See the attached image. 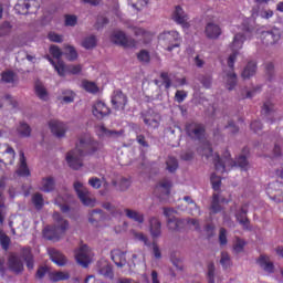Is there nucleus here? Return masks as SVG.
<instances>
[{"instance_id":"f257e3e1","label":"nucleus","mask_w":283,"mask_h":283,"mask_svg":"<svg viewBox=\"0 0 283 283\" xmlns=\"http://www.w3.org/2000/svg\"><path fill=\"white\" fill-rule=\"evenodd\" d=\"M103 149V144L94 139L90 134H85L75 145V149L66 154V163L71 169L78 170L83 167V156H92Z\"/></svg>"},{"instance_id":"f03ea898","label":"nucleus","mask_w":283,"mask_h":283,"mask_svg":"<svg viewBox=\"0 0 283 283\" xmlns=\"http://www.w3.org/2000/svg\"><path fill=\"white\" fill-rule=\"evenodd\" d=\"M244 41H247L244 34L237 33L231 44L232 54L228 57V67L230 71L226 73V87L229 92L235 90V85H238V75L233 71V67L235 65V60L238 59L239 50H242Z\"/></svg>"},{"instance_id":"7ed1b4c3","label":"nucleus","mask_w":283,"mask_h":283,"mask_svg":"<svg viewBox=\"0 0 283 283\" xmlns=\"http://www.w3.org/2000/svg\"><path fill=\"white\" fill-rule=\"evenodd\" d=\"M53 220L55 222L54 226H46L43 230V238L45 240H51L52 242H59L65 235L67 229H70V222L63 217L61 213L54 212Z\"/></svg>"},{"instance_id":"20e7f679","label":"nucleus","mask_w":283,"mask_h":283,"mask_svg":"<svg viewBox=\"0 0 283 283\" xmlns=\"http://www.w3.org/2000/svg\"><path fill=\"white\" fill-rule=\"evenodd\" d=\"M213 165L216 171L219 174H224V171H227V167H240L243 171L249 169V160L247 159V156L241 155L237 160H232L231 153H228V150L223 154V159L217 154L213 158Z\"/></svg>"},{"instance_id":"39448f33","label":"nucleus","mask_w":283,"mask_h":283,"mask_svg":"<svg viewBox=\"0 0 283 283\" xmlns=\"http://www.w3.org/2000/svg\"><path fill=\"white\" fill-rule=\"evenodd\" d=\"M158 43L166 52H174L182 45V36L178 31H164L158 35Z\"/></svg>"},{"instance_id":"423d86ee","label":"nucleus","mask_w":283,"mask_h":283,"mask_svg":"<svg viewBox=\"0 0 283 283\" xmlns=\"http://www.w3.org/2000/svg\"><path fill=\"white\" fill-rule=\"evenodd\" d=\"M185 132L190 140H202L207 134V126L200 122H188Z\"/></svg>"},{"instance_id":"0eeeda50","label":"nucleus","mask_w":283,"mask_h":283,"mask_svg":"<svg viewBox=\"0 0 283 283\" xmlns=\"http://www.w3.org/2000/svg\"><path fill=\"white\" fill-rule=\"evenodd\" d=\"M51 65H53L54 70L57 72L59 76H65V74H81L83 72V66L80 64L65 66L63 61L54 62L51 57H49Z\"/></svg>"},{"instance_id":"6e6552de","label":"nucleus","mask_w":283,"mask_h":283,"mask_svg":"<svg viewBox=\"0 0 283 283\" xmlns=\"http://www.w3.org/2000/svg\"><path fill=\"white\" fill-rule=\"evenodd\" d=\"M39 8H41V3L38 0H25L19 1L14 6V11L17 14H36Z\"/></svg>"},{"instance_id":"1a4fd4ad","label":"nucleus","mask_w":283,"mask_h":283,"mask_svg":"<svg viewBox=\"0 0 283 283\" xmlns=\"http://www.w3.org/2000/svg\"><path fill=\"white\" fill-rule=\"evenodd\" d=\"M174 184L171 180L165 178L161 179L154 189V195L156 198H159L161 201L169 200V196L171 195V188Z\"/></svg>"},{"instance_id":"9d476101","label":"nucleus","mask_w":283,"mask_h":283,"mask_svg":"<svg viewBox=\"0 0 283 283\" xmlns=\"http://www.w3.org/2000/svg\"><path fill=\"white\" fill-rule=\"evenodd\" d=\"M73 187L77 193V198H80V200L84 205V207H95L96 206V199L90 198V190H87V188H84L83 184H81V181H75Z\"/></svg>"},{"instance_id":"9b49d317","label":"nucleus","mask_w":283,"mask_h":283,"mask_svg":"<svg viewBox=\"0 0 283 283\" xmlns=\"http://www.w3.org/2000/svg\"><path fill=\"white\" fill-rule=\"evenodd\" d=\"M111 41L115 43V45H120L122 48H136V45H138L136 40L127 38L123 31H115L111 36Z\"/></svg>"},{"instance_id":"f8f14e48","label":"nucleus","mask_w":283,"mask_h":283,"mask_svg":"<svg viewBox=\"0 0 283 283\" xmlns=\"http://www.w3.org/2000/svg\"><path fill=\"white\" fill-rule=\"evenodd\" d=\"M111 103L113 109L116 112H125V107H127V103H129V98L123 93L122 90H116L113 92Z\"/></svg>"},{"instance_id":"ddd939ff","label":"nucleus","mask_w":283,"mask_h":283,"mask_svg":"<svg viewBox=\"0 0 283 283\" xmlns=\"http://www.w3.org/2000/svg\"><path fill=\"white\" fill-rule=\"evenodd\" d=\"M266 195L270 200H273L274 202H283V184L280 181L269 184Z\"/></svg>"},{"instance_id":"4468645a","label":"nucleus","mask_w":283,"mask_h":283,"mask_svg":"<svg viewBox=\"0 0 283 283\" xmlns=\"http://www.w3.org/2000/svg\"><path fill=\"white\" fill-rule=\"evenodd\" d=\"M174 208H164V216L168 218L167 224L170 231H180L185 227V220L171 217L174 213Z\"/></svg>"},{"instance_id":"2eb2a0df","label":"nucleus","mask_w":283,"mask_h":283,"mask_svg":"<svg viewBox=\"0 0 283 283\" xmlns=\"http://www.w3.org/2000/svg\"><path fill=\"white\" fill-rule=\"evenodd\" d=\"M75 260L77 264H80L84 269H87L90 266V262H92V259L90 258V248L87 247V244L82 245L75 251Z\"/></svg>"},{"instance_id":"dca6fc26","label":"nucleus","mask_w":283,"mask_h":283,"mask_svg":"<svg viewBox=\"0 0 283 283\" xmlns=\"http://www.w3.org/2000/svg\"><path fill=\"white\" fill-rule=\"evenodd\" d=\"M112 111L107 107V104L102 101H97L92 107V114L97 120H103L105 116H109Z\"/></svg>"},{"instance_id":"f3484780","label":"nucleus","mask_w":283,"mask_h":283,"mask_svg":"<svg viewBox=\"0 0 283 283\" xmlns=\"http://www.w3.org/2000/svg\"><path fill=\"white\" fill-rule=\"evenodd\" d=\"M172 20L178 25H181V28L188 29L190 25L189 24V15H187V13H185V10H182L180 6H177L175 8V11L172 12Z\"/></svg>"},{"instance_id":"a211bd4d","label":"nucleus","mask_w":283,"mask_h":283,"mask_svg":"<svg viewBox=\"0 0 283 283\" xmlns=\"http://www.w3.org/2000/svg\"><path fill=\"white\" fill-rule=\"evenodd\" d=\"M280 30L272 29L271 31H263L261 39L265 45H275V42L281 39Z\"/></svg>"},{"instance_id":"6ab92c4d","label":"nucleus","mask_w":283,"mask_h":283,"mask_svg":"<svg viewBox=\"0 0 283 283\" xmlns=\"http://www.w3.org/2000/svg\"><path fill=\"white\" fill-rule=\"evenodd\" d=\"M49 127L56 138H63L65 133L67 132V126L63 124V122H59L56 119H52L49 122Z\"/></svg>"},{"instance_id":"aec40b11","label":"nucleus","mask_w":283,"mask_h":283,"mask_svg":"<svg viewBox=\"0 0 283 283\" xmlns=\"http://www.w3.org/2000/svg\"><path fill=\"white\" fill-rule=\"evenodd\" d=\"M96 135L98 138H118V136H123V130H112L105 127V125H97Z\"/></svg>"},{"instance_id":"412c9836","label":"nucleus","mask_w":283,"mask_h":283,"mask_svg":"<svg viewBox=\"0 0 283 283\" xmlns=\"http://www.w3.org/2000/svg\"><path fill=\"white\" fill-rule=\"evenodd\" d=\"M19 154H20V164L15 174L20 176V178H29V176H31V172H30V168L28 167V161L25 159V153H23V150H20Z\"/></svg>"},{"instance_id":"4be33fe9","label":"nucleus","mask_w":283,"mask_h":283,"mask_svg":"<svg viewBox=\"0 0 283 283\" xmlns=\"http://www.w3.org/2000/svg\"><path fill=\"white\" fill-rule=\"evenodd\" d=\"M20 253H21L22 260H24V262L27 264V269L29 271H33L34 270V254H32V248H30V247L21 248Z\"/></svg>"},{"instance_id":"5701e85b","label":"nucleus","mask_w":283,"mask_h":283,"mask_svg":"<svg viewBox=\"0 0 283 283\" xmlns=\"http://www.w3.org/2000/svg\"><path fill=\"white\" fill-rule=\"evenodd\" d=\"M49 255L52 262H54V264H57V266H65L67 264V259L65 258V255H63L61 251L54 248L49 249Z\"/></svg>"},{"instance_id":"b1692460","label":"nucleus","mask_w":283,"mask_h":283,"mask_svg":"<svg viewBox=\"0 0 283 283\" xmlns=\"http://www.w3.org/2000/svg\"><path fill=\"white\" fill-rule=\"evenodd\" d=\"M9 269L19 275V273H23V262H21L19 256L12 254L9 256Z\"/></svg>"},{"instance_id":"393cba45","label":"nucleus","mask_w":283,"mask_h":283,"mask_svg":"<svg viewBox=\"0 0 283 283\" xmlns=\"http://www.w3.org/2000/svg\"><path fill=\"white\" fill-rule=\"evenodd\" d=\"M111 258H112L114 264H116V266H118L119 269H123V266H125L127 264V259L125 258V252H123L120 250H113L111 252Z\"/></svg>"},{"instance_id":"a878e982","label":"nucleus","mask_w":283,"mask_h":283,"mask_svg":"<svg viewBox=\"0 0 283 283\" xmlns=\"http://www.w3.org/2000/svg\"><path fill=\"white\" fill-rule=\"evenodd\" d=\"M247 213H249V203H244L240 211L235 214V218L242 227L249 229V218H247Z\"/></svg>"},{"instance_id":"bb28decb","label":"nucleus","mask_w":283,"mask_h":283,"mask_svg":"<svg viewBox=\"0 0 283 283\" xmlns=\"http://www.w3.org/2000/svg\"><path fill=\"white\" fill-rule=\"evenodd\" d=\"M149 226H150V235H153V238H160L163 231H161V227L163 224L160 223V220H158V218L153 217L149 220Z\"/></svg>"},{"instance_id":"cd10ccee","label":"nucleus","mask_w":283,"mask_h":283,"mask_svg":"<svg viewBox=\"0 0 283 283\" xmlns=\"http://www.w3.org/2000/svg\"><path fill=\"white\" fill-rule=\"evenodd\" d=\"M256 262L261 266V269L265 271V273H274L275 265L273 264V262L269 261L268 255H261Z\"/></svg>"},{"instance_id":"c85d7f7f","label":"nucleus","mask_w":283,"mask_h":283,"mask_svg":"<svg viewBox=\"0 0 283 283\" xmlns=\"http://www.w3.org/2000/svg\"><path fill=\"white\" fill-rule=\"evenodd\" d=\"M206 34L208 39H218L222 34V29L218 24L208 23L206 27Z\"/></svg>"},{"instance_id":"c756f323","label":"nucleus","mask_w":283,"mask_h":283,"mask_svg":"<svg viewBox=\"0 0 283 283\" xmlns=\"http://www.w3.org/2000/svg\"><path fill=\"white\" fill-rule=\"evenodd\" d=\"M97 273L99 275H103V277H106L107 280H114V269L109 263H104L103 265H101L97 270Z\"/></svg>"},{"instance_id":"7c9ffc66","label":"nucleus","mask_w":283,"mask_h":283,"mask_svg":"<svg viewBox=\"0 0 283 283\" xmlns=\"http://www.w3.org/2000/svg\"><path fill=\"white\" fill-rule=\"evenodd\" d=\"M126 213V217L129 220H134V222H138V224H143V222H145V214L140 213L136 210H132V209H125L124 210Z\"/></svg>"},{"instance_id":"2f4dec72","label":"nucleus","mask_w":283,"mask_h":283,"mask_svg":"<svg viewBox=\"0 0 283 283\" xmlns=\"http://www.w3.org/2000/svg\"><path fill=\"white\" fill-rule=\"evenodd\" d=\"M258 71V63L255 61L248 62L247 66L242 72V78H251Z\"/></svg>"},{"instance_id":"473e14b6","label":"nucleus","mask_w":283,"mask_h":283,"mask_svg":"<svg viewBox=\"0 0 283 283\" xmlns=\"http://www.w3.org/2000/svg\"><path fill=\"white\" fill-rule=\"evenodd\" d=\"M56 187V182L54 181V177H45L42 179V188L41 190L44 193H50Z\"/></svg>"},{"instance_id":"72a5a7b5","label":"nucleus","mask_w":283,"mask_h":283,"mask_svg":"<svg viewBox=\"0 0 283 283\" xmlns=\"http://www.w3.org/2000/svg\"><path fill=\"white\" fill-rule=\"evenodd\" d=\"M70 277V273L57 271V272H51L49 274V280L51 282H65Z\"/></svg>"},{"instance_id":"f704fd0d","label":"nucleus","mask_w":283,"mask_h":283,"mask_svg":"<svg viewBox=\"0 0 283 283\" xmlns=\"http://www.w3.org/2000/svg\"><path fill=\"white\" fill-rule=\"evenodd\" d=\"M101 220H105V213L103 212V210L97 209L91 211L88 217V222H91V224H96L101 222Z\"/></svg>"},{"instance_id":"c9c22d12","label":"nucleus","mask_w":283,"mask_h":283,"mask_svg":"<svg viewBox=\"0 0 283 283\" xmlns=\"http://www.w3.org/2000/svg\"><path fill=\"white\" fill-rule=\"evenodd\" d=\"M261 114L265 117L273 116L275 114V104L271 101L264 102Z\"/></svg>"},{"instance_id":"e433bc0d","label":"nucleus","mask_w":283,"mask_h":283,"mask_svg":"<svg viewBox=\"0 0 283 283\" xmlns=\"http://www.w3.org/2000/svg\"><path fill=\"white\" fill-rule=\"evenodd\" d=\"M198 151L202 157L207 158V160L213 156V148L209 142L203 143L202 146L198 148Z\"/></svg>"},{"instance_id":"4c0bfd02","label":"nucleus","mask_w":283,"mask_h":283,"mask_svg":"<svg viewBox=\"0 0 283 283\" xmlns=\"http://www.w3.org/2000/svg\"><path fill=\"white\" fill-rule=\"evenodd\" d=\"M32 205L35 207L38 211H41L43 207L45 206V200L43 199V195L41 192H36L31 198Z\"/></svg>"},{"instance_id":"58836bf2","label":"nucleus","mask_w":283,"mask_h":283,"mask_svg":"<svg viewBox=\"0 0 283 283\" xmlns=\"http://www.w3.org/2000/svg\"><path fill=\"white\" fill-rule=\"evenodd\" d=\"M210 211L212 213H220V211H222V206H220V195L218 193L212 195Z\"/></svg>"},{"instance_id":"ea45409f","label":"nucleus","mask_w":283,"mask_h":283,"mask_svg":"<svg viewBox=\"0 0 283 283\" xmlns=\"http://www.w3.org/2000/svg\"><path fill=\"white\" fill-rule=\"evenodd\" d=\"M18 134L22 138H30L32 134V128L30 127V125H28V123H20V126L18 127Z\"/></svg>"},{"instance_id":"a19ab883","label":"nucleus","mask_w":283,"mask_h":283,"mask_svg":"<svg viewBox=\"0 0 283 283\" xmlns=\"http://www.w3.org/2000/svg\"><path fill=\"white\" fill-rule=\"evenodd\" d=\"M96 36L90 35L82 41V48H84L85 50H94V48H96Z\"/></svg>"},{"instance_id":"79ce46f5","label":"nucleus","mask_w":283,"mask_h":283,"mask_svg":"<svg viewBox=\"0 0 283 283\" xmlns=\"http://www.w3.org/2000/svg\"><path fill=\"white\" fill-rule=\"evenodd\" d=\"M82 86L88 94H98V86L94 82L85 80L82 82Z\"/></svg>"},{"instance_id":"37998d69","label":"nucleus","mask_w":283,"mask_h":283,"mask_svg":"<svg viewBox=\"0 0 283 283\" xmlns=\"http://www.w3.org/2000/svg\"><path fill=\"white\" fill-rule=\"evenodd\" d=\"M35 94L41 101H48V90L41 83L35 84Z\"/></svg>"},{"instance_id":"c03bdc74","label":"nucleus","mask_w":283,"mask_h":283,"mask_svg":"<svg viewBox=\"0 0 283 283\" xmlns=\"http://www.w3.org/2000/svg\"><path fill=\"white\" fill-rule=\"evenodd\" d=\"M64 54L69 61H76V59H78V53L76 52V49L72 45L65 46Z\"/></svg>"},{"instance_id":"a18cd8bd","label":"nucleus","mask_w":283,"mask_h":283,"mask_svg":"<svg viewBox=\"0 0 283 283\" xmlns=\"http://www.w3.org/2000/svg\"><path fill=\"white\" fill-rule=\"evenodd\" d=\"M62 95H63L62 103H74V98L76 94L73 91L63 90Z\"/></svg>"},{"instance_id":"49530a36","label":"nucleus","mask_w":283,"mask_h":283,"mask_svg":"<svg viewBox=\"0 0 283 283\" xmlns=\"http://www.w3.org/2000/svg\"><path fill=\"white\" fill-rule=\"evenodd\" d=\"M210 182L212 185L213 191H220V187L222 185V178L218 177L216 172H213L210 177Z\"/></svg>"},{"instance_id":"de8ad7c7","label":"nucleus","mask_w":283,"mask_h":283,"mask_svg":"<svg viewBox=\"0 0 283 283\" xmlns=\"http://www.w3.org/2000/svg\"><path fill=\"white\" fill-rule=\"evenodd\" d=\"M166 166L168 171L170 174H174V171L178 169V159H176L175 157H168V159L166 160Z\"/></svg>"},{"instance_id":"09e8293b","label":"nucleus","mask_w":283,"mask_h":283,"mask_svg":"<svg viewBox=\"0 0 283 283\" xmlns=\"http://www.w3.org/2000/svg\"><path fill=\"white\" fill-rule=\"evenodd\" d=\"M0 244L4 251L10 249V237H8L3 230H0Z\"/></svg>"},{"instance_id":"8fccbe9b","label":"nucleus","mask_w":283,"mask_h":283,"mask_svg":"<svg viewBox=\"0 0 283 283\" xmlns=\"http://www.w3.org/2000/svg\"><path fill=\"white\" fill-rule=\"evenodd\" d=\"M12 32V24L10 22L6 21L0 25V38L1 36H8Z\"/></svg>"},{"instance_id":"3c124183","label":"nucleus","mask_w":283,"mask_h":283,"mask_svg":"<svg viewBox=\"0 0 283 283\" xmlns=\"http://www.w3.org/2000/svg\"><path fill=\"white\" fill-rule=\"evenodd\" d=\"M50 54L52 55L53 59H57V63H59V61H61V57L63 56V51H61L59 46L53 44L50 46Z\"/></svg>"},{"instance_id":"603ef678","label":"nucleus","mask_w":283,"mask_h":283,"mask_svg":"<svg viewBox=\"0 0 283 283\" xmlns=\"http://www.w3.org/2000/svg\"><path fill=\"white\" fill-rule=\"evenodd\" d=\"M185 202H188V205H193L195 209L190 211L191 216H200V207L196 205V201L191 199V197L186 196L184 197Z\"/></svg>"},{"instance_id":"864d4df0","label":"nucleus","mask_w":283,"mask_h":283,"mask_svg":"<svg viewBox=\"0 0 283 283\" xmlns=\"http://www.w3.org/2000/svg\"><path fill=\"white\" fill-rule=\"evenodd\" d=\"M137 59L140 63H149V61H151V55L147 50H140L139 54H137Z\"/></svg>"},{"instance_id":"5fc2aeb1","label":"nucleus","mask_w":283,"mask_h":283,"mask_svg":"<svg viewBox=\"0 0 283 283\" xmlns=\"http://www.w3.org/2000/svg\"><path fill=\"white\" fill-rule=\"evenodd\" d=\"M216 265L213 263L208 264V283H216Z\"/></svg>"},{"instance_id":"6e6d98bb","label":"nucleus","mask_w":283,"mask_h":283,"mask_svg":"<svg viewBox=\"0 0 283 283\" xmlns=\"http://www.w3.org/2000/svg\"><path fill=\"white\" fill-rule=\"evenodd\" d=\"M220 264L223 266V269H229V266L231 265V258H229V253H221Z\"/></svg>"},{"instance_id":"4d7b16f0","label":"nucleus","mask_w":283,"mask_h":283,"mask_svg":"<svg viewBox=\"0 0 283 283\" xmlns=\"http://www.w3.org/2000/svg\"><path fill=\"white\" fill-rule=\"evenodd\" d=\"M160 78L165 85L166 90H169V87H171V78L169 77V73L167 72H161L160 73Z\"/></svg>"},{"instance_id":"13d9d810","label":"nucleus","mask_w":283,"mask_h":283,"mask_svg":"<svg viewBox=\"0 0 283 283\" xmlns=\"http://www.w3.org/2000/svg\"><path fill=\"white\" fill-rule=\"evenodd\" d=\"M48 38L49 40L52 42V43H63V35L59 34V33H55V32H50L48 34Z\"/></svg>"},{"instance_id":"bf43d9fd","label":"nucleus","mask_w":283,"mask_h":283,"mask_svg":"<svg viewBox=\"0 0 283 283\" xmlns=\"http://www.w3.org/2000/svg\"><path fill=\"white\" fill-rule=\"evenodd\" d=\"M3 83H14V72L7 71L2 73Z\"/></svg>"},{"instance_id":"052dcab7","label":"nucleus","mask_w":283,"mask_h":283,"mask_svg":"<svg viewBox=\"0 0 283 283\" xmlns=\"http://www.w3.org/2000/svg\"><path fill=\"white\" fill-rule=\"evenodd\" d=\"M88 185L93 188V189H101L103 181H101V179L98 177H92L88 179Z\"/></svg>"},{"instance_id":"680f3d73","label":"nucleus","mask_w":283,"mask_h":283,"mask_svg":"<svg viewBox=\"0 0 283 283\" xmlns=\"http://www.w3.org/2000/svg\"><path fill=\"white\" fill-rule=\"evenodd\" d=\"M245 244L247 243L244 242V240L237 239V243L233 245L234 253H242L244 251Z\"/></svg>"},{"instance_id":"e2e57ef3","label":"nucleus","mask_w":283,"mask_h":283,"mask_svg":"<svg viewBox=\"0 0 283 283\" xmlns=\"http://www.w3.org/2000/svg\"><path fill=\"white\" fill-rule=\"evenodd\" d=\"M227 242H228V240H227V229L220 228V231H219V244L221 247H224V245H227Z\"/></svg>"},{"instance_id":"0e129e2a","label":"nucleus","mask_w":283,"mask_h":283,"mask_svg":"<svg viewBox=\"0 0 283 283\" xmlns=\"http://www.w3.org/2000/svg\"><path fill=\"white\" fill-rule=\"evenodd\" d=\"M78 21V18L76 15L66 14L65 15V25H69L71 28H74Z\"/></svg>"},{"instance_id":"69168bd1","label":"nucleus","mask_w":283,"mask_h":283,"mask_svg":"<svg viewBox=\"0 0 283 283\" xmlns=\"http://www.w3.org/2000/svg\"><path fill=\"white\" fill-rule=\"evenodd\" d=\"M46 274H48V266H40L36 270L35 277L36 280H43Z\"/></svg>"},{"instance_id":"338daca9","label":"nucleus","mask_w":283,"mask_h":283,"mask_svg":"<svg viewBox=\"0 0 283 283\" xmlns=\"http://www.w3.org/2000/svg\"><path fill=\"white\" fill-rule=\"evenodd\" d=\"M185 98H187V92H185V91H177L175 93V101L177 103H185Z\"/></svg>"},{"instance_id":"774afa93","label":"nucleus","mask_w":283,"mask_h":283,"mask_svg":"<svg viewBox=\"0 0 283 283\" xmlns=\"http://www.w3.org/2000/svg\"><path fill=\"white\" fill-rule=\"evenodd\" d=\"M136 140L140 147L149 148V143L145 138V135H137Z\"/></svg>"}]
</instances>
